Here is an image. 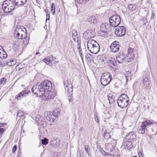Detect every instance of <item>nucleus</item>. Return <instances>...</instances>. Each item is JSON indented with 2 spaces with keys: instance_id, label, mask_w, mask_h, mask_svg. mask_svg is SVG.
I'll use <instances>...</instances> for the list:
<instances>
[{
  "instance_id": "obj_1",
  "label": "nucleus",
  "mask_w": 157,
  "mask_h": 157,
  "mask_svg": "<svg viewBox=\"0 0 157 157\" xmlns=\"http://www.w3.org/2000/svg\"><path fill=\"white\" fill-rule=\"evenodd\" d=\"M87 48L91 53L96 54L100 50L99 44L93 40H89L87 42Z\"/></svg>"
},
{
  "instance_id": "obj_2",
  "label": "nucleus",
  "mask_w": 157,
  "mask_h": 157,
  "mask_svg": "<svg viewBox=\"0 0 157 157\" xmlns=\"http://www.w3.org/2000/svg\"><path fill=\"white\" fill-rule=\"evenodd\" d=\"M117 103L119 107L124 108L126 107L130 103L128 96L125 94H122L117 100Z\"/></svg>"
},
{
  "instance_id": "obj_3",
  "label": "nucleus",
  "mask_w": 157,
  "mask_h": 157,
  "mask_svg": "<svg viewBox=\"0 0 157 157\" xmlns=\"http://www.w3.org/2000/svg\"><path fill=\"white\" fill-rule=\"evenodd\" d=\"M24 30L25 29L22 26H18L17 27L14 33V37L18 39H25L26 37V33L25 32Z\"/></svg>"
},
{
  "instance_id": "obj_4",
  "label": "nucleus",
  "mask_w": 157,
  "mask_h": 157,
  "mask_svg": "<svg viewBox=\"0 0 157 157\" xmlns=\"http://www.w3.org/2000/svg\"><path fill=\"white\" fill-rule=\"evenodd\" d=\"M65 92L68 95V99L70 102H72L73 86L71 82L67 80L64 82Z\"/></svg>"
},
{
  "instance_id": "obj_5",
  "label": "nucleus",
  "mask_w": 157,
  "mask_h": 157,
  "mask_svg": "<svg viewBox=\"0 0 157 157\" xmlns=\"http://www.w3.org/2000/svg\"><path fill=\"white\" fill-rule=\"evenodd\" d=\"M39 86L40 90L43 95L48 91H50L52 87V83L48 80L42 82Z\"/></svg>"
},
{
  "instance_id": "obj_6",
  "label": "nucleus",
  "mask_w": 157,
  "mask_h": 157,
  "mask_svg": "<svg viewBox=\"0 0 157 157\" xmlns=\"http://www.w3.org/2000/svg\"><path fill=\"white\" fill-rule=\"evenodd\" d=\"M112 79L111 75L108 72L104 73L101 76L100 81L102 85L104 86L108 84Z\"/></svg>"
},
{
  "instance_id": "obj_7",
  "label": "nucleus",
  "mask_w": 157,
  "mask_h": 157,
  "mask_svg": "<svg viewBox=\"0 0 157 157\" xmlns=\"http://www.w3.org/2000/svg\"><path fill=\"white\" fill-rule=\"evenodd\" d=\"M109 21L111 26L113 27H116L120 24L121 18L119 15H114L110 17Z\"/></svg>"
},
{
  "instance_id": "obj_8",
  "label": "nucleus",
  "mask_w": 157,
  "mask_h": 157,
  "mask_svg": "<svg viewBox=\"0 0 157 157\" xmlns=\"http://www.w3.org/2000/svg\"><path fill=\"white\" fill-rule=\"evenodd\" d=\"M126 31V29L124 26H119L116 29L115 33L117 36H121L124 35Z\"/></svg>"
},
{
  "instance_id": "obj_9",
  "label": "nucleus",
  "mask_w": 157,
  "mask_h": 157,
  "mask_svg": "<svg viewBox=\"0 0 157 157\" xmlns=\"http://www.w3.org/2000/svg\"><path fill=\"white\" fill-rule=\"evenodd\" d=\"M29 92L25 89L17 94L15 97V98L18 100H21L22 98L26 97Z\"/></svg>"
},
{
  "instance_id": "obj_10",
  "label": "nucleus",
  "mask_w": 157,
  "mask_h": 157,
  "mask_svg": "<svg viewBox=\"0 0 157 157\" xmlns=\"http://www.w3.org/2000/svg\"><path fill=\"white\" fill-rule=\"evenodd\" d=\"M83 36L85 39H87L94 37L95 34L94 32L92 30H87L84 32Z\"/></svg>"
},
{
  "instance_id": "obj_11",
  "label": "nucleus",
  "mask_w": 157,
  "mask_h": 157,
  "mask_svg": "<svg viewBox=\"0 0 157 157\" xmlns=\"http://www.w3.org/2000/svg\"><path fill=\"white\" fill-rule=\"evenodd\" d=\"M111 51L115 53L119 51L120 48L118 42L116 41L113 43L110 46Z\"/></svg>"
},
{
  "instance_id": "obj_12",
  "label": "nucleus",
  "mask_w": 157,
  "mask_h": 157,
  "mask_svg": "<svg viewBox=\"0 0 157 157\" xmlns=\"http://www.w3.org/2000/svg\"><path fill=\"white\" fill-rule=\"evenodd\" d=\"M32 91L34 94L38 95L43 96V94L41 92L40 89V86L35 85L33 86L32 89Z\"/></svg>"
},
{
  "instance_id": "obj_13",
  "label": "nucleus",
  "mask_w": 157,
  "mask_h": 157,
  "mask_svg": "<svg viewBox=\"0 0 157 157\" xmlns=\"http://www.w3.org/2000/svg\"><path fill=\"white\" fill-rule=\"evenodd\" d=\"M109 132V130L106 128L105 127H104L102 128V133L104 138L105 139H108L110 137L111 135H110Z\"/></svg>"
},
{
  "instance_id": "obj_14",
  "label": "nucleus",
  "mask_w": 157,
  "mask_h": 157,
  "mask_svg": "<svg viewBox=\"0 0 157 157\" xmlns=\"http://www.w3.org/2000/svg\"><path fill=\"white\" fill-rule=\"evenodd\" d=\"M149 85V82L148 78L143 77L141 87L144 89L147 90L148 88Z\"/></svg>"
},
{
  "instance_id": "obj_15",
  "label": "nucleus",
  "mask_w": 157,
  "mask_h": 157,
  "mask_svg": "<svg viewBox=\"0 0 157 157\" xmlns=\"http://www.w3.org/2000/svg\"><path fill=\"white\" fill-rule=\"evenodd\" d=\"M15 1V0H6L4 2L5 4H7L8 6L13 8V10L15 8V6H16V3Z\"/></svg>"
},
{
  "instance_id": "obj_16",
  "label": "nucleus",
  "mask_w": 157,
  "mask_h": 157,
  "mask_svg": "<svg viewBox=\"0 0 157 157\" xmlns=\"http://www.w3.org/2000/svg\"><path fill=\"white\" fill-rule=\"evenodd\" d=\"M126 140L124 139V142L123 143V145L125 147V148L126 149H130L132 147V143L131 141L128 140L125 141Z\"/></svg>"
},
{
  "instance_id": "obj_17",
  "label": "nucleus",
  "mask_w": 157,
  "mask_h": 157,
  "mask_svg": "<svg viewBox=\"0 0 157 157\" xmlns=\"http://www.w3.org/2000/svg\"><path fill=\"white\" fill-rule=\"evenodd\" d=\"M46 99H53L55 97V95L53 94L52 92L50 91H48L45 92L44 94L43 95Z\"/></svg>"
},
{
  "instance_id": "obj_18",
  "label": "nucleus",
  "mask_w": 157,
  "mask_h": 157,
  "mask_svg": "<svg viewBox=\"0 0 157 157\" xmlns=\"http://www.w3.org/2000/svg\"><path fill=\"white\" fill-rule=\"evenodd\" d=\"M146 129V126L142 123L141 125L137 128V131L138 133L143 134L145 133Z\"/></svg>"
},
{
  "instance_id": "obj_19",
  "label": "nucleus",
  "mask_w": 157,
  "mask_h": 157,
  "mask_svg": "<svg viewBox=\"0 0 157 157\" xmlns=\"http://www.w3.org/2000/svg\"><path fill=\"white\" fill-rule=\"evenodd\" d=\"M136 135L133 132H130L128 133L126 136L125 139L127 140H133L136 138Z\"/></svg>"
},
{
  "instance_id": "obj_20",
  "label": "nucleus",
  "mask_w": 157,
  "mask_h": 157,
  "mask_svg": "<svg viewBox=\"0 0 157 157\" xmlns=\"http://www.w3.org/2000/svg\"><path fill=\"white\" fill-rule=\"evenodd\" d=\"M8 6H9L8 5L5 4L4 2L2 5V9L4 12L6 13H9L13 10V8H11L9 6L8 7Z\"/></svg>"
},
{
  "instance_id": "obj_21",
  "label": "nucleus",
  "mask_w": 157,
  "mask_h": 157,
  "mask_svg": "<svg viewBox=\"0 0 157 157\" xmlns=\"http://www.w3.org/2000/svg\"><path fill=\"white\" fill-rule=\"evenodd\" d=\"M125 58V56L123 54H119L117 56L116 61L119 63H121L123 62Z\"/></svg>"
},
{
  "instance_id": "obj_22",
  "label": "nucleus",
  "mask_w": 157,
  "mask_h": 157,
  "mask_svg": "<svg viewBox=\"0 0 157 157\" xmlns=\"http://www.w3.org/2000/svg\"><path fill=\"white\" fill-rule=\"evenodd\" d=\"M53 60V56L52 55L49 56L48 57H46L43 59L44 62L48 65L51 64Z\"/></svg>"
},
{
  "instance_id": "obj_23",
  "label": "nucleus",
  "mask_w": 157,
  "mask_h": 157,
  "mask_svg": "<svg viewBox=\"0 0 157 157\" xmlns=\"http://www.w3.org/2000/svg\"><path fill=\"white\" fill-rule=\"evenodd\" d=\"M17 6L20 7L25 5L27 2V0H15Z\"/></svg>"
},
{
  "instance_id": "obj_24",
  "label": "nucleus",
  "mask_w": 157,
  "mask_h": 157,
  "mask_svg": "<svg viewBox=\"0 0 157 157\" xmlns=\"http://www.w3.org/2000/svg\"><path fill=\"white\" fill-rule=\"evenodd\" d=\"M108 99L109 101V103L110 104H113L114 103L115 97L111 94H109L107 96Z\"/></svg>"
},
{
  "instance_id": "obj_25",
  "label": "nucleus",
  "mask_w": 157,
  "mask_h": 157,
  "mask_svg": "<svg viewBox=\"0 0 157 157\" xmlns=\"http://www.w3.org/2000/svg\"><path fill=\"white\" fill-rule=\"evenodd\" d=\"M72 34L73 39L74 41H76L77 40H78L77 36V30L75 29H73L72 30Z\"/></svg>"
},
{
  "instance_id": "obj_26",
  "label": "nucleus",
  "mask_w": 157,
  "mask_h": 157,
  "mask_svg": "<svg viewBox=\"0 0 157 157\" xmlns=\"http://www.w3.org/2000/svg\"><path fill=\"white\" fill-rule=\"evenodd\" d=\"M88 21L91 24H95L97 22L96 17L94 16H90L88 19Z\"/></svg>"
},
{
  "instance_id": "obj_27",
  "label": "nucleus",
  "mask_w": 157,
  "mask_h": 157,
  "mask_svg": "<svg viewBox=\"0 0 157 157\" xmlns=\"http://www.w3.org/2000/svg\"><path fill=\"white\" fill-rule=\"evenodd\" d=\"M51 142L52 144L55 147H57L59 144V140L56 139H53Z\"/></svg>"
},
{
  "instance_id": "obj_28",
  "label": "nucleus",
  "mask_w": 157,
  "mask_h": 157,
  "mask_svg": "<svg viewBox=\"0 0 157 157\" xmlns=\"http://www.w3.org/2000/svg\"><path fill=\"white\" fill-rule=\"evenodd\" d=\"M16 62L15 59H10L8 60L6 63V65L8 66H13L16 64Z\"/></svg>"
},
{
  "instance_id": "obj_29",
  "label": "nucleus",
  "mask_w": 157,
  "mask_h": 157,
  "mask_svg": "<svg viewBox=\"0 0 157 157\" xmlns=\"http://www.w3.org/2000/svg\"><path fill=\"white\" fill-rule=\"evenodd\" d=\"M116 61L114 58H111L109 60L108 62L110 65H112L113 66H115L116 65Z\"/></svg>"
},
{
  "instance_id": "obj_30",
  "label": "nucleus",
  "mask_w": 157,
  "mask_h": 157,
  "mask_svg": "<svg viewBox=\"0 0 157 157\" xmlns=\"http://www.w3.org/2000/svg\"><path fill=\"white\" fill-rule=\"evenodd\" d=\"M100 31L102 33H105L106 31V26L105 23H102L100 26Z\"/></svg>"
},
{
  "instance_id": "obj_31",
  "label": "nucleus",
  "mask_w": 157,
  "mask_h": 157,
  "mask_svg": "<svg viewBox=\"0 0 157 157\" xmlns=\"http://www.w3.org/2000/svg\"><path fill=\"white\" fill-rule=\"evenodd\" d=\"M7 57L6 52L3 50L2 52H0V58L2 59H5Z\"/></svg>"
},
{
  "instance_id": "obj_32",
  "label": "nucleus",
  "mask_w": 157,
  "mask_h": 157,
  "mask_svg": "<svg viewBox=\"0 0 157 157\" xmlns=\"http://www.w3.org/2000/svg\"><path fill=\"white\" fill-rule=\"evenodd\" d=\"M97 59L98 62L100 63L104 62L105 59L103 57V56L102 55L98 56Z\"/></svg>"
},
{
  "instance_id": "obj_33",
  "label": "nucleus",
  "mask_w": 157,
  "mask_h": 157,
  "mask_svg": "<svg viewBox=\"0 0 157 157\" xmlns=\"http://www.w3.org/2000/svg\"><path fill=\"white\" fill-rule=\"evenodd\" d=\"M60 111V109L59 108H56L54 109L52 112L53 113V114L55 115V116L57 117L59 114Z\"/></svg>"
},
{
  "instance_id": "obj_34",
  "label": "nucleus",
  "mask_w": 157,
  "mask_h": 157,
  "mask_svg": "<svg viewBox=\"0 0 157 157\" xmlns=\"http://www.w3.org/2000/svg\"><path fill=\"white\" fill-rule=\"evenodd\" d=\"M126 73H127V74L126 73L125 74V76L126 78V82H127L128 80H129L131 79V75L129 71H128V72H127Z\"/></svg>"
},
{
  "instance_id": "obj_35",
  "label": "nucleus",
  "mask_w": 157,
  "mask_h": 157,
  "mask_svg": "<svg viewBox=\"0 0 157 157\" xmlns=\"http://www.w3.org/2000/svg\"><path fill=\"white\" fill-rule=\"evenodd\" d=\"M51 114V112L46 111L44 113V116L47 118V119L49 121V119L50 118V115Z\"/></svg>"
},
{
  "instance_id": "obj_36",
  "label": "nucleus",
  "mask_w": 157,
  "mask_h": 157,
  "mask_svg": "<svg viewBox=\"0 0 157 157\" xmlns=\"http://www.w3.org/2000/svg\"><path fill=\"white\" fill-rule=\"evenodd\" d=\"M142 123L146 126V127L147 125L149 126L153 124L152 121L149 120L145 121H144L142 122Z\"/></svg>"
},
{
  "instance_id": "obj_37",
  "label": "nucleus",
  "mask_w": 157,
  "mask_h": 157,
  "mask_svg": "<svg viewBox=\"0 0 157 157\" xmlns=\"http://www.w3.org/2000/svg\"><path fill=\"white\" fill-rule=\"evenodd\" d=\"M50 116V119H49V121L51 122L54 121L57 117L53 114V113L52 112H51V114Z\"/></svg>"
},
{
  "instance_id": "obj_38",
  "label": "nucleus",
  "mask_w": 157,
  "mask_h": 157,
  "mask_svg": "<svg viewBox=\"0 0 157 157\" xmlns=\"http://www.w3.org/2000/svg\"><path fill=\"white\" fill-rule=\"evenodd\" d=\"M51 11L53 15L55 14V5L54 3H52L51 6Z\"/></svg>"
},
{
  "instance_id": "obj_39",
  "label": "nucleus",
  "mask_w": 157,
  "mask_h": 157,
  "mask_svg": "<svg viewBox=\"0 0 157 157\" xmlns=\"http://www.w3.org/2000/svg\"><path fill=\"white\" fill-rule=\"evenodd\" d=\"M84 149L86 152L87 153L88 156H90L89 152L90 150V148L88 145L85 146Z\"/></svg>"
},
{
  "instance_id": "obj_40",
  "label": "nucleus",
  "mask_w": 157,
  "mask_h": 157,
  "mask_svg": "<svg viewBox=\"0 0 157 157\" xmlns=\"http://www.w3.org/2000/svg\"><path fill=\"white\" fill-rule=\"evenodd\" d=\"M48 140L46 138L41 140V143L44 145H46L48 143Z\"/></svg>"
},
{
  "instance_id": "obj_41",
  "label": "nucleus",
  "mask_w": 157,
  "mask_h": 157,
  "mask_svg": "<svg viewBox=\"0 0 157 157\" xmlns=\"http://www.w3.org/2000/svg\"><path fill=\"white\" fill-rule=\"evenodd\" d=\"M29 38L25 37V39H23L24 40L23 41V43L25 45H27L28 44L29 42Z\"/></svg>"
},
{
  "instance_id": "obj_42",
  "label": "nucleus",
  "mask_w": 157,
  "mask_h": 157,
  "mask_svg": "<svg viewBox=\"0 0 157 157\" xmlns=\"http://www.w3.org/2000/svg\"><path fill=\"white\" fill-rule=\"evenodd\" d=\"M128 8L129 10H132L135 9V6L133 4H130L128 6Z\"/></svg>"
},
{
  "instance_id": "obj_43",
  "label": "nucleus",
  "mask_w": 157,
  "mask_h": 157,
  "mask_svg": "<svg viewBox=\"0 0 157 157\" xmlns=\"http://www.w3.org/2000/svg\"><path fill=\"white\" fill-rule=\"evenodd\" d=\"M89 0H76L77 2L79 4H84L88 2Z\"/></svg>"
},
{
  "instance_id": "obj_44",
  "label": "nucleus",
  "mask_w": 157,
  "mask_h": 157,
  "mask_svg": "<svg viewBox=\"0 0 157 157\" xmlns=\"http://www.w3.org/2000/svg\"><path fill=\"white\" fill-rule=\"evenodd\" d=\"M24 114V112L21 110H19L18 112L17 116L18 117H20L23 115Z\"/></svg>"
},
{
  "instance_id": "obj_45",
  "label": "nucleus",
  "mask_w": 157,
  "mask_h": 157,
  "mask_svg": "<svg viewBox=\"0 0 157 157\" xmlns=\"http://www.w3.org/2000/svg\"><path fill=\"white\" fill-rule=\"evenodd\" d=\"M6 80V79L4 78H1L0 81V85L2 84V83H5Z\"/></svg>"
},
{
  "instance_id": "obj_46",
  "label": "nucleus",
  "mask_w": 157,
  "mask_h": 157,
  "mask_svg": "<svg viewBox=\"0 0 157 157\" xmlns=\"http://www.w3.org/2000/svg\"><path fill=\"white\" fill-rule=\"evenodd\" d=\"M77 40V43H78V44L77 45V48H78V50H80V49H81V42L80 41H79L78 40Z\"/></svg>"
},
{
  "instance_id": "obj_47",
  "label": "nucleus",
  "mask_w": 157,
  "mask_h": 157,
  "mask_svg": "<svg viewBox=\"0 0 157 157\" xmlns=\"http://www.w3.org/2000/svg\"><path fill=\"white\" fill-rule=\"evenodd\" d=\"M133 49L131 48H128V54H132V53Z\"/></svg>"
},
{
  "instance_id": "obj_48",
  "label": "nucleus",
  "mask_w": 157,
  "mask_h": 157,
  "mask_svg": "<svg viewBox=\"0 0 157 157\" xmlns=\"http://www.w3.org/2000/svg\"><path fill=\"white\" fill-rule=\"evenodd\" d=\"M5 128H0V135L2 134L3 132L5 131Z\"/></svg>"
},
{
  "instance_id": "obj_49",
  "label": "nucleus",
  "mask_w": 157,
  "mask_h": 157,
  "mask_svg": "<svg viewBox=\"0 0 157 157\" xmlns=\"http://www.w3.org/2000/svg\"><path fill=\"white\" fill-rule=\"evenodd\" d=\"M127 58H134L135 57V56H134L133 54H128L127 55Z\"/></svg>"
},
{
  "instance_id": "obj_50",
  "label": "nucleus",
  "mask_w": 157,
  "mask_h": 157,
  "mask_svg": "<svg viewBox=\"0 0 157 157\" xmlns=\"http://www.w3.org/2000/svg\"><path fill=\"white\" fill-rule=\"evenodd\" d=\"M134 59V58H128L127 59V61L128 63H130Z\"/></svg>"
},
{
  "instance_id": "obj_51",
  "label": "nucleus",
  "mask_w": 157,
  "mask_h": 157,
  "mask_svg": "<svg viewBox=\"0 0 157 157\" xmlns=\"http://www.w3.org/2000/svg\"><path fill=\"white\" fill-rule=\"evenodd\" d=\"M17 146L16 145H15L14 146L13 148L12 149V152L13 153H14L17 150Z\"/></svg>"
},
{
  "instance_id": "obj_52",
  "label": "nucleus",
  "mask_w": 157,
  "mask_h": 157,
  "mask_svg": "<svg viewBox=\"0 0 157 157\" xmlns=\"http://www.w3.org/2000/svg\"><path fill=\"white\" fill-rule=\"evenodd\" d=\"M101 153L104 155L105 156L107 155V152H106L105 151H104L103 150H101Z\"/></svg>"
},
{
  "instance_id": "obj_53",
  "label": "nucleus",
  "mask_w": 157,
  "mask_h": 157,
  "mask_svg": "<svg viewBox=\"0 0 157 157\" xmlns=\"http://www.w3.org/2000/svg\"><path fill=\"white\" fill-rule=\"evenodd\" d=\"M91 55L90 54H86V59H90V57Z\"/></svg>"
},
{
  "instance_id": "obj_54",
  "label": "nucleus",
  "mask_w": 157,
  "mask_h": 157,
  "mask_svg": "<svg viewBox=\"0 0 157 157\" xmlns=\"http://www.w3.org/2000/svg\"><path fill=\"white\" fill-rule=\"evenodd\" d=\"M5 65V63H2V61H0V67H3Z\"/></svg>"
},
{
  "instance_id": "obj_55",
  "label": "nucleus",
  "mask_w": 157,
  "mask_h": 157,
  "mask_svg": "<svg viewBox=\"0 0 157 157\" xmlns=\"http://www.w3.org/2000/svg\"><path fill=\"white\" fill-rule=\"evenodd\" d=\"M154 16L155 13L153 12H152L150 20H152L153 18H154Z\"/></svg>"
},
{
  "instance_id": "obj_56",
  "label": "nucleus",
  "mask_w": 157,
  "mask_h": 157,
  "mask_svg": "<svg viewBox=\"0 0 157 157\" xmlns=\"http://www.w3.org/2000/svg\"><path fill=\"white\" fill-rule=\"evenodd\" d=\"M13 44H14V47L15 48H16L17 49L18 48V44H17L15 42H14L13 43Z\"/></svg>"
},
{
  "instance_id": "obj_57",
  "label": "nucleus",
  "mask_w": 157,
  "mask_h": 157,
  "mask_svg": "<svg viewBox=\"0 0 157 157\" xmlns=\"http://www.w3.org/2000/svg\"><path fill=\"white\" fill-rule=\"evenodd\" d=\"M50 18V15L48 14V13L46 14V20H49Z\"/></svg>"
},
{
  "instance_id": "obj_58",
  "label": "nucleus",
  "mask_w": 157,
  "mask_h": 157,
  "mask_svg": "<svg viewBox=\"0 0 157 157\" xmlns=\"http://www.w3.org/2000/svg\"><path fill=\"white\" fill-rule=\"evenodd\" d=\"M6 123H2L0 122V127H2L3 126H4L5 125H6Z\"/></svg>"
},
{
  "instance_id": "obj_59",
  "label": "nucleus",
  "mask_w": 157,
  "mask_h": 157,
  "mask_svg": "<svg viewBox=\"0 0 157 157\" xmlns=\"http://www.w3.org/2000/svg\"><path fill=\"white\" fill-rule=\"evenodd\" d=\"M41 125L43 126V127H45L46 125V122H44L41 124Z\"/></svg>"
},
{
  "instance_id": "obj_60",
  "label": "nucleus",
  "mask_w": 157,
  "mask_h": 157,
  "mask_svg": "<svg viewBox=\"0 0 157 157\" xmlns=\"http://www.w3.org/2000/svg\"><path fill=\"white\" fill-rule=\"evenodd\" d=\"M79 55H80V56L81 58L82 59V60L83 58V55L82 54V53H81V54H80Z\"/></svg>"
},
{
  "instance_id": "obj_61",
  "label": "nucleus",
  "mask_w": 157,
  "mask_h": 157,
  "mask_svg": "<svg viewBox=\"0 0 157 157\" xmlns=\"http://www.w3.org/2000/svg\"><path fill=\"white\" fill-rule=\"evenodd\" d=\"M78 50L79 51V54H81V53H82L81 49H80V50Z\"/></svg>"
},
{
  "instance_id": "obj_62",
  "label": "nucleus",
  "mask_w": 157,
  "mask_h": 157,
  "mask_svg": "<svg viewBox=\"0 0 157 157\" xmlns=\"http://www.w3.org/2000/svg\"><path fill=\"white\" fill-rule=\"evenodd\" d=\"M112 154L111 153H107V155L108 156H112Z\"/></svg>"
},
{
  "instance_id": "obj_63",
  "label": "nucleus",
  "mask_w": 157,
  "mask_h": 157,
  "mask_svg": "<svg viewBox=\"0 0 157 157\" xmlns=\"http://www.w3.org/2000/svg\"><path fill=\"white\" fill-rule=\"evenodd\" d=\"M96 118H97V120H96V117H95V120L98 122H99V120L98 119V117H96Z\"/></svg>"
},
{
  "instance_id": "obj_64",
  "label": "nucleus",
  "mask_w": 157,
  "mask_h": 157,
  "mask_svg": "<svg viewBox=\"0 0 157 157\" xmlns=\"http://www.w3.org/2000/svg\"><path fill=\"white\" fill-rule=\"evenodd\" d=\"M44 11L45 12V13H48V10H45Z\"/></svg>"
}]
</instances>
